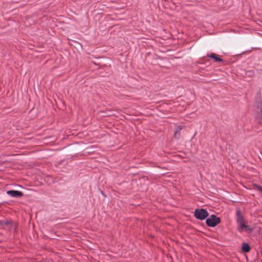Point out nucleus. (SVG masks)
<instances>
[{
    "label": "nucleus",
    "instance_id": "nucleus-1",
    "mask_svg": "<svg viewBox=\"0 0 262 262\" xmlns=\"http://www.w3.org/2000/svg\"><path fill=\"white\" fill-rule=\"evenodd\" d=\"M194 216L200 220H204L209 216L208 211L203 208L196 209L194 212Z\"/></svg>",
    "mask_w": 262,
    "mask_h": 262
},
{
    "label": "nucleus",
    "instance_id": "nucleus-2",
    "mask_svg": "<svg viewBox=\"0 0 262 262\" xmlns=\"http://www.w3.org/2000/svg\"><path fill=\"white\" fill-rule=\"evenodd\" d=\"M221 222L220 217H217L215 215L212 214L210 217H208L206 220V225L208 227H214Z\"/></svg>",
    "mask_w": 262,
    "mask_h": 262
},
{
    "label": "nucleus",
    "instance_id": "nucleus-3",
    "mask_svg": "<svg viewBox=\"0 0 262 262\" xmlns=\"http://www.w3.org/2000/svg\"><path fill=\"white\" fill-rule=\"evenodd\" d=\"M255 120L259 124L262 123V102L261 101L257 103Z\"/></svg>",
    "mask_w": 262,
    "mask_h": 262
},
{
    "label": "nucleus",
    "instance_id": "nucleus-4",
    "mask_svg": "<svg viewBox=\"0 0 262 262\" xmlns=\"http://www.w3.org/2000/svg\"><path fill=\"white\" fill-rule=\"evenodd\" d=\"M237 224L238 225V230L239 232H241L245 229H246L250 232H251L253 231L252 228H250V226L246 225L244 218L242 219V220H239L237 222Z\"/></svg>",
    "mask_w": 262,
    "mask_h": 262
},
{
    "label": "nucleus",
    "instance_id": "nucleus-5",
    "mask_svg": "<svg viewBox=\"0 0 262 262\" xmlns=\"http://www.w3.org/2000/svg\"><path fill=\"white\" fill-rule=\"evenodd\" d=\"M7 194L11 197L16 198H21L24 195V193L21 191L14 190L7 191Z\"/></svg>",
    "mask_w": 262,
    "mask_h": 262
},
{
    "label": "nucleus",
    "instance_id": "nucleus-6",
    "mask_svg": "<svg viewBox=\"0 0 262 262\" xmlns=\"http://www.w3.org/2000/svg\"><path fill=\"white\" fill-rule=\"evenodd\" d=\"M244 218L243 215L239 208L236 210V222L239 220H242Z\"/></svg>",
    "mask_w": 262,
    "mask_h": 262
},
{
    "label": "nucleus",
    "instance_id": "nucleus-7",
    "mask_svg": "<svg viewBox=\"0 0 262 262\" xmlns=\"http://www.w3.org/2000/svg\"><path fill=\"white\" fill-rule=\"evenodd\" d=\"M183 127V126L182 125H179L178 126L177 129L174 132V137L175 138L179 139L180 135H181L180 132L182 129Z\"/></svg>",
    "mask_w": 262,
    "mask_h": 262
},
{
    "label": "nucleus",
    "instance_id": "nucleus-8",
    "mask_svg": "<svg viewBox=\"0 0 262 262\" xmlns=\"http://www.w3.org/2000/svg\"><path fill=\"white\" fill-rule=\"evenodd\" d=\"M242 249L243 252L247 253L250 251V247L248 243H244L242 244Z\"/></svg>",
    "mask_w": 262,
    "mask_h": 262
},
{
    "label": "nucleus",
    "instance_id": "nucleus-9",
    "mask_svg": "<svg viewBox=\"0 0 262 262\" xmlns=\"http://www.w3.org/2000/svg\"><path fill=\"white\" fill-rule=\"evenodd\" d=\"M207 56L213 59L215 61H217V62L223 61V59H221V58L217 57L216 56V55L214 53H212L210 55H208Z\"/></svg>",
    "mask_w": 262,
    "mask_h": 262
},
{
    "label": "nucleus",
    "instance_id": "nucleus-10",
    "mask_svg": "<svg viewBox=\"0 0 262 262\" xmlns=\"http://www.w3.org/2000/svg\"><path fill=\"white\" fill-rule=\"evenodd\" d=\"M255 188H256L258 191L262 192V187L257 185H255Z\"/></svg>",
    "mask_w": 262,
    "mask_h": 262
},
{
    "label": "nucleus",
    "instance_id": "nucleus-11",
    "mask_svg": "<svg viewBox=\"0 0 262 262\" xmlns=\"http://www.w3.org/2000/svg\"><path fill=\"white\" fill-rule=\"evenodd\" d=\"M11 224V223L9 221H5L4 222V225H9Z\"/></svg>",
    "mask_w": 262,
    "mask_h": 262
}]
</instances>
